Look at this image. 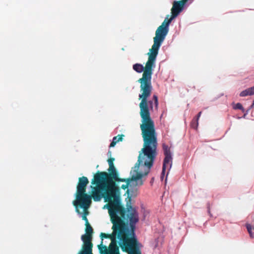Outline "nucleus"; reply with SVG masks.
Here are the masks:
<instances>
[{"label": "nucleus", "instance_id": "1", "mask_svg": "<svg viewBox=\"0 0 254 254\" xmlns=\"http://www.w3.org/2000/svg\"><path fill=\"white\" fill-rule=\"evenodd\" d=\"M154 68L147 67L143 77L138 80L140 83V91L139 94L141 101L139 104L140 115L142 124L140 128L143 139V146L157 150V133L153 121L150 117V110H153V100L147 101L152 90L151 78Z\"/></svg>", "mask_w": 254, "mask_h": 254}, {"label": "nucleus", "instance_id": "2", "mask_svg": "<svg viewBox=\"0 0 254 254\" xmlns=\"http://www.w3.org/2000/svg\"><path fill=\"white\" fill-rule=\"evenodd\" d=\"M137 220L132 221L130 227L124 226L112 228L113 232L110 234L101 233L103 238H110L111 242L108 247V254H120L118 244L122 250L128 254H142V245L137 239L135 234V224Z\"/></svg>", "mask_w": 254, "mask_h": 254}, {"label": "nucleus", "instance_id": "3", "mask_svg": "<svg viewBox=\"0 0 254 254\" xmlns=\"http://www.w3.org/2000/svg\"><path fill=\"white\" fill-rule=\"evenodd\" d=\"M157 155V150L144 146L139 152L137 161L130 172V177L124 179L126 184L121 187L123 190L127 189L128 195H130L129 188L133 189L143 185L142 178L150 172Z\"/></svg>", "mask_w": 254, "mask_h": 254}, {"label": "nucleus", "instance_id": "4", "mask_svg": "<svg viewBox=\"0 0 254 254\" xmlns=\"http://www.w3.org/2000/svg\"><path fill=\"white\" fill-rule=\"evenodd\" d=\"M103 197L105 202L109 203L104 205L103 208H107L111 217V221L113 224L112 228H116L124 226H128L124 221L118 215H120L124 219H128L130 222V226L132 221H138V213L136 210L129 205L125 209L121 204L120 190L108 192L103 194Z\"/></svg>", "mask_w": 254, "mask_h": 254}, {"label": "nucleus", "instance_id": "5", "mask_svg": "<svg viewBox=\"0 0 254 254\" xmlns=\"http://www.w3.org/2000/svg\"><path fill=\"white\" fill-rule=\"evenodd\" d=\"M171 22V20H169L168 17H166L161 25L156 30L155 36L153 38V44L148 53L149 61L147 67H155V62L158 51L169 32Z\"/></svg>", "mask_w": 254, "mask_h": 254}, {"label": "nucleus", "instance_id": "6", "mask_svg": "<svg viewBox=\"0 0 254 254\" xmlns=\"http://www.w3.org/2000/svg\"><path fill=\"white\" fill-rule=\"evenodd\" d=\"M106 176V172L99 173L94 176V182L96 184V187L94 188L92 197L95 201L100 200L105 193L120 190L112 179H110L107 184Z\"/></svg>", "mask_w": 254, "mask_h": 254}, {"label": "nucleus", "instance_id": "7", "mask_svg": "<svg viewBox=\"0 0 254 254\" xmlns=\"http://www.w3.org/2000/svg\"><path fill=\"white\" fill-rule=\"evenodd\" d=\"M89 183L88 179L85 177L79 178L76 192L75 194L76 199L73 201L74 205L81 204V208L84 210L88 209L91 203V195L85 193V187Z\"/></svg>", "mask_w": 254, "mask_h": 254}, {"label": "nucleus", "instance_id": "8", "mask_svg": "<svg viewBox=\"0 0 254 254\" xmlns=\"http://www.w3.org/2000/svg\"><path fill=\"white\" fill-rule=\"evenodd\" d=\"M194 0H181V1L175 0L173 2V7L171 9L172 15L168 19L172 21L177 17L178 15L183 11L184 8L189 6Z\"/></svg>", "mask_w": 254, "mask_h": 254}, {"label": "nucleus", "instance_id": "9", "mask_svg": "<svg viewBox=\"0 0 254 254\" xmlns=\"http://www.w3.org/2000/svg\"><path fill=\"white\" fill-rule=\"evenodd\" d=\"M81 239L84 243L83 246V250L79 252L78 254H92V244L91 242L92 239L91 235L85 234L82 235Z\"/></svg>", "mask_w": 254, "mask_h": 254}, {"label": "nucleus", "instance_id": "10", "mask_svg": "<svg viewBox=\"0 0 254 254\" xmlns=\"http://www.w3.org/2000/svg\"><path fill=\"white\" fill-rule=\"evenodd\" d=\"M162 147L165 155L163 161V166L164 170L166 169L167 165H169V170L171 168L172 165V155L170 147L165 143L162 145Z\"/></svg>", "mask_w": 254, "mask_h": 254}, {"label": "nucleus", "instance_id": "11", "mask_svg": "<svg viewBox=\"0 0 254 254\" xmlns=\"http://www.w3.org/2000/svg\"><path fill=\"white\" fill-rule=\"evenodd\" d=\"M148 61H149V59H148V61H147L145 66H144L143 65V64H138V63L134 64L132 66L133 69L137 73H141L142 72H143L144 71V72L142 74V77H143V75L145 72V70H146V69L147 67V63L148 62Z\"/></svg>", "mask_w": 254, "mask_h": 254}, {"label": "nucleus", "instance_id": "12", "mask_svg": "<svg viewBox=\"0 0 254 254\" xmlns=\"http://www.w3.org/2000/svg\"><path fill=\"white\" fill-rule=\"evenodd\" d=\"M79 204H77L76 205H74L75 206L76 212L77 213L78 215L80 217H81L83 220H84L85 222V223L88 224V220L86 216L88 214V212L87 211H85L83 213H81L78 209V205Z\"/></svg>", "mask_w": 254, "mask_h": 254}, {"label": "nucleus", "instance_id": "13", "mask_svg": "<svg viewBox=\"0 0 254 254\" xmlns=\"http://www.w3.org/2000/svg\"><path fill=\"white\" fill-rule=\"evenodd\" d=\"M99 250L101 254H108V248L105 245H103V242L98 246Z\"/></svg>", "mask_w": 254, "mask_h": 254}, {"label": "nucleus", "instance_id": "14", "mask_svg": "<svg viewBox=\"0 0 254 254\" xmlns=\"http://www.w3.org/2000/svg\"><path fill=\"white\" fill-rule=\"evenodd\" d=\"M111 175H113V177L116 181H117V182H118V181L125 182V180L124 179H120L118 177V174L116 172V169H114V171L111 170Z\"/></svg>", "mask_w": 254, "mask_h": 254}, {"label": "nucleus", "instance_id": "15", "mask_svg": "<svg viewBox=\"0 0 254 254\" xmlns=\"http://www.w3.org/2000/svg\"><path fill=\"white\" fill-rule=\"evenodd\" d=\"M233 108L234 110H241L245 114L246 110L244 108L240 103H237V104L233 103Z\"/></svg>", "mask_w": 254, "mask_h": 254}, {"label": "nucleus", "instance_id": "16", "mask_svg": "<svg viewBox=\"0 0 254 254\" xmlns=\"http://www.w3.org/2000/svg\"><path fill=\"white\" fill-rule=\"evenodd\" d=\"M122 137L121 136H115L113 138L112 142L111 143L110 146L114 147L115 144L118 142L120 140H121Z\"/></svg>", "mask_w": 254, "mask_h": 254}, {"label": "nucleus", "instance_id": "17", "mask_svg": "<svg viewBox=\"0 0 254 254\" xmlns=\"http://www.w3.org/2000/svg\"><path fill=\"white\" fill-rule=\"evenodd\" d=\"M114 160H115L114 158H110L108 160V164L109 165V169L108 170L109 172H110L111 170L114 171V169H115L114 164H113V161Z\"/></svg>", "mask_w": 254, "mask_h": 254}, {"label": "nucleus", "instance_id": "18", "mask_svg": "<svg viewBox=\"0 0 254 254\" xmlns=\"http://www.w3.org/2000/svg\"><path fill=\"white\" fill-rule=\"evenodd\" d=\"M190 125L192 128L196 129L198 125V121L193 118L191 122Z\"/></svg>", "mask_w": 254, "mask_h": 254}, {"label": "nucleus", "instance_id": "19", "mask_svg": "<svg viewBox=\"0 0 254 254\" xmlns=\"http://www.w3.org/2000/svg\"><path fill=\"white\" fill-rule=\"evenodd\" d=\"M85 225L86 226V233L87 234V235L89 234V235H91V234L92 233V232H93L92 228L89 224V222H88V224L85 223Z\"/></svg>", "mask_w": 254, "mask_h": 254}, {"label": "nucleus", "instance_id": "20", "mask_svg": "<svg viewBox=\"0 0 254 254\" xmlns=\"http://www.w3.org/2000/svg\"><path fill=\"white\" fill-rule=\"evenodd\" d=\"M254 107V106H253L252 104L251 105V106L249 107V108L246 111L245 114H244V115L242 117H238L237 118L238 119H240L241 118H244L245 119L247 115L249 114L250 110L251 109H252Z\"/></svg>", "mask_w": 254, "mask_h": 254}, {"label": "nucleus", "instance_id": "21", "mask_svg": "<svg viewBox=\"0 0 254 254\" xmlns=\"http://www.w3.org/2000/svg\"><path fill=\"white\" fill-rule=\"evenodd\" d=\"M240 96L241 97H246L247 96H250V92L249 90V88H247L243 91H242L240 93Z\"/></svg>", "mask_w": 254, "mask_h": 254}, {"label": "nucleus", "instance_id": "22", "mask_svg": "<svg viewBox=\"0 0 254 254\" xmlns=\"http://www.w3.org/2000/svg\"><path fill=\"white\" fill-rule=\"evenodd\" d=\"M153 99L154 101L155 108L156 110H157L158 106V97H157V95H154L153 96Z\"/></svg>", "mask_w": 254, "mask_h": 254}, {"label": "nucleus", "instance_id": "23", "mask_svg": "<svg viewBox=\"0 0 254 254\" xmlns=\"http://www.w3.org/2000/svg\"><path fill=\"white\" fill-rule=\"evenodd\" d=\"M250 92V96H252L254 95V86L253 87H251L248 88Z\"/></svg>", "mask_w": 254, "mask_h": 254}, {"label": "nucleus", "instance_id": "24", "mask_svg": "<svg viewBox=\"0 0 254 254\" xmlns=\"http://www.w3.org/2000/svg\"><path fill=\"white\" fill-rule=\"evenodd\" d=\"M166 169H164V167H162V171L161 175V179L162 181L164 179V176H165V173Z\"/></svg>", "mask_w": 254, "mask_h": 254}, {"label": "nucleus", "instance_id": "25", "mask_svg": "<svg viewBox=\"0 0 254 254\" xmlns=\"http://www.w3.org/2000/svg\"><path fill=\"white\" fill-rule=\"evenodd\" d=\"M201 115V112H199L198 114L197 115L196 117H195L194 118L196 119L197 120H199V119Z\"/></svg>", "mask_w": 254, "mask_h": 254}, {"label": "nucleus", "instance_id": "26", "mask_svg": "<svg viewBox=\"0 0 254 254\" xmlns=\"http://www.w3.org/2000/svg\"><path fill=\"white\" fill-rule=\"evenodd\" d=\"M207 212L210 217H212V215L210 212V207L209 206H207Z\"/></svg>", "mask_w": 254, "mask_h": 254}, {"label": "nucleus", "instance_id": "27", "mask_svg": "<svg viewBox=\"0 0 254 254\" xmlns=\"http://www.w3.org/2000/svg\"><path fill=\"white\" fill-rule=\"evenodd\" d=\"M167 175H168V174H167V176L166 177V179H165V183H167Z\"/></svg>", "mask_w": 254, "mask_h": 254}, {"label": "nucleus", "instance_id": "28", "mask_svg": "<svg viewBox=\"0 0 254 254\" xmlns=\"http://www.w3.org/2000/svg\"><path fill=\"white\" fill-rule=\"evenodd\" d=\"M252 105H253V106H254V100L253 101V103H252Z\"/></svg>", "mask_w": 254, "mask_h": 254}, {"label": "nucleus", "instance_id": "29", "mask_svg": "<svg viewBox=\"0 0 254 254\" xmlns=\"http://www.w3.org/2000/svg\"><path fill=\"white\" fill-rule=\"evenodd\" d=\"M252 105H253V106H254V100L253 101V103H252Z\"/></svg>", "mask_w": 254, "mask_h": 254}, {"label": "nucleus", "instance_id": "30", "mask_svg": "<svg viewBox=\"0 0 254 254\" xmlns=\"http://www.w3.org/2000/svg\"><path fill=\"white\" fill-rule=\"evenodd\" d=\"M153 180H154V178H152L151 182H153Z\"/></svg>", "mask_w": 254, "mask_h": 254}]
</instances>
